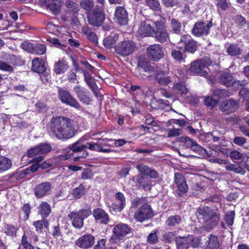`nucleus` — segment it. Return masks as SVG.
<instances>
[{"label":"nucleus","mask_w":249,"mask_h":249,"mask_svg":"<svg viewBox=\"0 0 249 249\" xmlns=\"http://www.w3.org/2000/svg\"><path fill=\"white\" fill-rule=\"evenodd\" d=\"M136 48L135 44L130 40H125L119 43L115 46L117 53L122 56H127L132 53Z\"/></svg>","instance_id":"0eeeda50"},{"label":"nucleus","mask_w":249,"mask_h":249,"mask_svg":"<svg viewBox=\"0 0 249 249\" xmlns=\"http://www.w3.org/2000/svg\"><path fill=\"white\" fill-rule=\"evenodd\" d=\"M239 107V103L230 99L222 102L219 105L220 109L226 114L234 112Z\"/></svg>","instance_id":"9b49d317"},{"label":"nucleus","mask_w":249,"mask_h":249,"mask_svg":"<svg viewBox=\"0 0 249 249\" xmlns=\"http://www.w3.org/2000/svg\"><path fill=\"white\" fill-rule=\"evenodd\" d=\"M191 149L199 154H203L205 152V150L202 147L199 145L196 142Z\"/></svg>","instance_id":"0e129e2a"},{"label":"nucleus","mask_w":249,"mask_h":249,"mask_svg":"<svg viewBox=\"0 0 249 249\" xmlns=\"http://www.w3.org/2000/svg\"><path fill=\"white\" fill-rule=\"evenodd\" d=\"M0 70L11 72L13 71V68L12 66L7 64L6 63L3 61H0Z\"/></svg>","instance_id":"774afa93"},{"label":"nucleus","mask_w":249,"mask_h":249,"mask_svg":"<svg viewBox=\"0 0 249 249\" xmlns=\"http://www.w3.org/2000/svg\"><path fill=\"white\" fill-rule=\"evenodd\" d=\"M198 219L203 224V228L210 231L214 228L220 220V213L217 208L203 206L197 210Z\"/></svg>","instance_id":"f03ea898"},{"label":"nucleus","mask_w":249,"mask_h":249,"mask_svg":"<svg viewBox=\"0 0 249 249\" xmlns=\"http://www.w3.org/2000/svg\"><path fill=\"white\" fill-rule=\"evenodd\" d=\"M153 216V212L148 204L141 206L134 214L136 220L140 222L150 219Z\"/></svg>","instance_id":"6e6552de"},{"label":"nucleus","mask_w":249,"mask_h":249,"mask_svg":"<svg viewBox=\"0 0 249 249\" xmlns=\"http://www.w3.org/2000/svg\"><path fill=\"white\" fill-rule=\"evenodd\" d=\"M217 103L216 100L210 96L205 98L204 99L205 105L207 107H213L217 104Z\"/></svg>","instance_id":"052dcab7"},{"label":"nucleus","mask_w":249,"mask_h":249,"mask_svg":"<svg viewBox=\"0 0 249 249\" xmlns=\"http://www.w3.org/2000/svg\"><path fill=\"white\" fill-rule=\"evenodd\" d=\"M73 90L78 99L83 104L89 105L92 101L90 94L87 89L76 85L73 87Z\"/></svg>","instance_id":"f8f14e48"},{"label":"nucleus","mask_w":249,"mask_h":249,"mask_svg":"<svg viewBox=\"0 0 249 249\" xmlns=\"http://www.w3.org/2000/svg\"><path fill=\"white\" fill-rule=\"evenodd\" d=\"M177 48L181 50L194 53L197 49L196 43L188 35H183L177 43Z\"/></svg>","instance_id":"39448f33"},{"label":"nucleus","mask_w":249,"mask_h":249,"mask_svg":"<svg viewBox=\"0 0 249 249\" xmlns=\"http://www.w3.org/2000/svg\"><path fill=\"white\" fill-rule=\"evenodd\" d=\"M140 66L143 69L145 72L151 73L153 72L154 73L158 69V68H154L151 65H149L147 62H142L139 63Z\"/></svg>","instance_id":"a18cd8bd"},{"label":"nucleus","mask_w":249,"mask_h":249,"mask_svg":"<svg viewBox=\"0 0 249 249\" xmlns=\"http://www.w3.org/2000/svg\"><path fill=\"white\" fill-rule=\"evenodd\" d=\"M155 30L150 24L145 21L141 23L138 30V33L143 36H149L153 35Z\"/></svg>","instance_id":"393cba45"},{"label":"nucleus","mask_w":249,"mask_h":249,"mask_svg":"<svg viewBox=\"0 0 249 249\" xmlns=\"http://www.w3.org/2000/svg\"><path fill=\"white\" fill-rule=\"evenodd\" d=\"M33 225L35 226L36 231L37 232H42L43 227L46 229H48L49 227L48 221L47 220L44 219V218L41 220L35 221L33 222Z\"/></svg>","instance_id":"72a5a7b5"},{"label":"nucleus","mask_w":249,"mask_h":249,"mask_svg":"<svg viewBox=\"0 0 249 249\" xmlns=\"http://www.w3.org/2000/svg\"><path fill=\"white\" fill-rule=\"evenodd\" d=\"M68 69V65L66 60L61 59L56 62L54 65V72L57 74L64 73Z\"/></svg>","instance_id":"c85d7f7f"},{"label":"nucleus","mask_w":249,"mask_h":249,"mask_svg":"<svg viewBox=\"0 0 249 249\" xmlns=\"http://www.w3.org/2000/svg\"><path fill=\"white\" fill-rule=\"evenodd\" d=\"M211 23H205L204 22L196 23L192 30V34L196 36L207 35L209 32Z\"/></svg>","instance_id":"f3484780"},{"label":"nucleus","mask_w":249,"mask_h":249,"mask_svg":"<svg viewBox=\"0 0 249 249\" xmlns=\"http://www.w3.org/2000/svg\"><path fill=\"white\" fill-rule=\"evenodd\" d=\"M52 235L57 240H61L62 238L61 233L58 226L53 227Z\"/></svg>","instance_id":"bf43d9fd"},{"label":"nucleus","mask_w":249,"mask_h":249,"mask_svg":"<svg viewBox=\"0 0 249 249\" xmlns=\"http://www.w3.org/2000/svg\"><path fill=\"white\" fill-rule=\"evenodd\" d=\"M163 240L168 243H171L178 238L176 236L175 234L173 232H166L164 233L162 236Z\"/></svg>","instance_id":"58836bf2"},{"label":"nucleus","mask_w":249,"mask_h":249,"mask_svg":"<svg viewBox=\"0 0 249 249\" xmlns=\"http://www.w3.org/2000/svg\"><path fill=\"white\" fill-rule=\"evenodd\" d=\"M103 12L99 10L98 8L94 10L92 14L88 16L89 23L94 26L99 27L101 26L105 19Z\"/></svg>","instance_id":"ddd939ff"},{"label":"nucleus","mask_w":249,"mask_h":249,"mask_svg":"<svg viewBox=\"0 0 249 249\" xmlns=\"http://www.w3.org/2000/svg\"><path fill=\"white\" fill-rule=\"evenodd\" d=\"M90 209H83L78 211L71 212L68 217L71 221V224L75 228L81 229L84 226V220L91 215Z\"/></svg>","instance_id":"7ed1b4c3"},{"label":"nucleus","mask_w":249,"mask_h":249,"mask_svg":"<svg viewBox=\"0 0 249 249\" xmlns=\"http://www.w3.org/2000/svg\"><path fill=\"white\" fill-rule=\"evenodd\" d=\"M154 77L157 83L161 86H167L172 81L168 72L159 69L154 73Z\"/></svg>","instance_id":"6ab92c4d"},{"label":"nucleus","mask_w":249,"mask_h":249,"mask_svg":"<svg viewBox=\"0 0 249 249\" xmlns=\"http://www.w3.org/2000/svg\"><path fill=\"white\" fill-rule=\"evenodd\" d=\"M234 20L236 25L239 28H242L246 24L245 18L241 15L236 16Z\"/></svg>","instance_id":"864d4df0"},{"label":"nucleus","mask_w":249,"mask_h":249,"mask_svg":"<svg viewBox=\"0 0 249 249\" xmlns=\"http://www.w3.org/2000/svg\"><path fill=\"white\" fill-rule=\"evenodd\" d=\"M115 20L121 25H125L128 21V14L125 9L122 6L116 8L115 12Z\"/></svg>","instance_id":"aec40b11"},{"label":"nucleus","mask_w":249,"mask_h":249,"mask_svg":"<svg viewBox=\"0 0 249 249\" xmlns=\"http://www.w3.org/2000/svg\"><path fill=\"white\" fill-rule=\"evenodd\" d=\"M39 214H41L42 218L48 217L52 212L51 206L46 202L42 201L39 204L38 207Z\"/></svg>","instance_id":"c756f323"},{"label":"nucleus","mask_w":249,"mask_h":249,"mask_svg":"<svg viewBox=\"0 0 249 249\" xmlns=\"http://www.w3.org/2000/svg\"><path fill=\"white\" fill-rule=\"evenodd\" d=\"M131 230V228L127 224L120 223L114 226L113 232L115 236L119 239H123Z\"/></svg>","instance_id":"412c9836"},{"label":"nucleus","mask_w":249,"mask_h":249,"mask_svg":"<svg viewBox=\"0 0 249 249\" xmlns=\"http://www.w3.org/2000/svg\"><path fill=\"white\" fill-rule=\"evenodd\" d=\"M169 21H170L171 32L175 34H179L181 31V23L178 20L174 18H169Z\"/></svg>","instance_id":"7c9ffc66"},{"label":"nucleus","mask_w":249,"mask_h":249,"mask_svg":"<svg viewBox=\"0 0 249 249\" xmlns=\"http://www.w3.org/2000/svg\"><path fill=\"white\" fill-rule=\"evenodd\" d=\"M85 189L82 184L73 190L72 193L74 196L77 198L81 197L85 194Z\"/></svg>","instance_id":"79ce46f5"},{"label":"nucleus","mask_w":249,"mask_h":249,"mask_svg":"<svg viewBox=\"0 0 249 249\" xmlns=\"http://www.w3.org/2000/svg\"><path fill=\"white\" fill-rule=\"evenodd\" d=\"M156 31L154 34L157 40L161 43H164L169 39V35L167 32L164 23L161 21H157L155 22Z\"/></svg>","instance_id":"1a4fd4ad"},{"label":"nucleus","mask_w":249,"mask_h":249,"mask_svg":"<svg viewBox=\"0 0 249 249\" xmlns=\"http://www.w3.org/2000/svg\"><path fill=\"white\" fill-rule=\"evenodd\" d=\"M69 147L73 152L77 153L82 152V154H79V155L73 158L74 161H78L80 158H85L88 155V152L85 150V149L87 148V145H86V144H81L79 141H77L70 145Z\"/></svg>","instance_id":"dca6fc26"},{"label":"nucleus","mask_w":249,"mask_h":249,"mask_svg":"<svg viewBox=\"0 0 249 249\" xmlns=\"http://www.w3.org/2000/svg\"><path fill=\"white\" fill-rule=\"evenodd\" d=\"M171 55L174 59L177 61H180L182 59V53L179 51L176 50H173L171 52Z\"/></svg>","instance_id":"338daca9"},{"label":"nucleus","mask_w":249,"mask_h":249,"mask_svg":"<svg viewBox=\"0 0 249 249\" xmlns=\"http://www.w3.org/2000/svg\"><path fill=\"white\" fill-rule=\"evenodd\" d=\"M52 184L50 182H45L37 185L34 189L35 195L37 198H41L51 194Z\"/></svg>","instance_id":"4468645a"},{"label":"nucleus","mask_w":249,"mask_h":249,"mask_svg":"<svg viewBox=\"0 0 249 249\" xmlns=\"http://www.w3.org/2000/svg\"><path fill=\"white\" fill-rule=\"evenodd\" d=\"M77 127L74 121L68 118L58 117L52 120L51 130L59 139H68L75 135Z\"/></svg>","instance_id":"f257e3e1"},{"label":"nucleus","mask_w":249,"mask_h":249,"mask_svg":"<svg viewBox=\"0 0 249 249\" xmlns=\"http://www.w3.org/2000/svg\"><path fill=\"white\" fill-rule=\"evenodd\" d=\"M147 5L150 8L154 10H157L160 6V3L158 0H145Z\"/></svg>","instance_id":"680f3d73"},{"label":"nucleus","mask_w":249,"mask_h":249,"mask_svg":"<svg viewBox=\"0 0 249 249\" xmlns=\"http://www.w3.org/2000/svg\"><path fill=\"white\" fill-rule=\"evenodd\" d=\"M137 184L139 187H142L145 190H149L152 185L149 178L143 174H139L136 177Z\"/></svg>","instance_id":"5701e85b"},{"label":"nucleus","mask_w":249,"mask_h":249,"mask_svg":"<svg viewBox=\"0 0 249 249\" xmlns=\"http://www.w3.org/2000/svg\"><path fill=\"white\" fill-rule=\"evenodd\" d=\"M58 89V98L63 103L77 109L81 108L79 103L69 91L59 87Z\"/></svg>","instance_id":"423d86ee"},{"label":"nucleus","mask_w":249,"mask_h":249,"mask_svg":"<svg viewBox=\"0 0 249 249\" xmlns=\"http://www.w3.org/2000/svg\"><path fill=\"white\" fill-rule=\"evenodd\" d=\"M186 238L189 245L191 244L194 248H196L199 246L200 241L198 238H195L193 235H188Z\"/></svg>","instance_id":"49530a36"},{"label":"nucleus","mask_w":249,"mask_h":249,"mask_svg":"<svg viewBox=\"0 0 249 249\" xmlns=\"http://www.w3.org/2000/svg\"><path fill=\"white\" fill-rule=\"evenodd\" d=\"M43 159V157L42 156H39L36 158H34L32 160V162L35 163V164L30 167V170L33 172L37 171L38 169L40 167L39 162L41 161Z\"/></svg>","instance_id":"c03bdc74"},{"label":"nucleus","mask_w":249,"mask_h":249,"mask_svg":"<svg viewBox=\"0 0 249 249\" xmlns=\"http://www.w3.org/2000/svg\"><path fill=\"white\" fill-rule=\"evenodd\" d=\"M216 6L222 10H226L229 7L228 0H214Z\"/></svg>","instance_id":"09e8293b"},{"label":"nucleus","mask_w":249,"mask_h":249,"mask_svg":"<svg viewBox=\"0 0 249 249\" xmlns=\"http://www.w3.org/2000/svg\"><path fill=\"white\" fill-rule=\"evenodd\" d=\"M32 70L37 73H42L46 71L44 61L40 58H35L32 60Z\"/></svg>","instance_id":"a878e982"},{"label":"nucleus","mask_w":249,"mask_h":249,"mask_svg":"<svg viewBox=\"0 0 249 249\" xmlns=\"http://www.w3.org/2000/svg\"><path fill=\"white\" fill-rule=\"evenodd\" d=\"M33 53L43 54L46 51V47L44 44H36L34 45Z\"/></svg>","instance_id":"ea45409f"},{"label":"nucleus","mask_w":249,"mask_h":249,"mask_svg":"<svg viewBox=\"0 0 249 249\" xmlns=\"http://www.w3.org/2000/svg\"><path fill=\"white\" fill-rule=\"evenodd\" d=\"M83 73L84 74V79L86 83L89 86L90 89L93 91V92H95L97 89V86L95 81L91 76L90 74L87 71H83Z\"/></svg>","instance_id":"473e14b6"},{"label":"nucleus","mask_w":249,"mask_h":249,"mask_svg":"<svg viewBox=\"0 0 249 249\" xmlns=\"http://www.w3.org/2000/svg\"><path fill=\"white\" fill-rule=\"evenodd\" d=\"M219 79L221 83L227 87H230L233 84H239L240 81L234 82L232 75L228 71L223 72L220 76Z\"/></svg>","instance_id":"bb28decb"},{"label":"nucleus","mask_w":249,"mask_h":249,"mask_svg":"<svg viewBox=\"0 0 249 249\" xmlns=\"http://www.w3.org/2000/svg\"><path fill=\"white\" fill-rule=\"evenodd\" d=\"M206 248L208 249H219L220 244L219 239L216 235L210 234L206 241Z\"/></svg>","instance_id":"cd10ccee"},{"label":"nucleus","mask_w":249,"mask_h":249,"mask_svg":"<svg viewBox=\"0 0 249 249\" xmlns=\"http://www.w3.org/2000/svg\"><path fill=\"white\" fill-rule=\"evenodd\" d=\"M186 237H178L176 240L178 249H187L189 244L187 241Z\"/></svg>","instance_id":"e433bc0d"},{"label":"nucleus","mask_w":249,"mask_h":249,"mask_svg":"<svg viewBox=\"0 0 249 249\" xmlns=\"http://www.w3.org/2000/svg\"><path fill=\"white\" fill-rule=\"evenodd\" d=\"M235 213L234 211L227 212L225 216V221L229 226H231L233 223Z\"/></svg>","instance_id":"5fc2aeb1"},{"label":"nucleus","mask_w":249,"mask_h":249,"mask_svg":"<svg viewBox=\"0 0 249 249\" xmlns=\"http://www.w3.org/2000/svg\"><path fill=\"white\" fill-rule=\"evenodd\" d=\"M239 94L245 99H247V100H248L246 104V107L247 110L249 111V89L245 88H242L240 90Z\"/></svg>","instance_id":"3c124183"},{"label":"nucleus","mask_w":249,"mask_h":249,"mask_svg":"<svg viewBox=\"0 0 249 249\" xmlns=\"http://www.w3.org/2000/svg\"><path fill=\"white\" fill-rule=\"evenodd\" d=\"M119 36L117 34H111L109 36L106 37L103 41L104 46L107 48H112L118 40Z\"/></svg>","instance_id":"f704fd0d"},{"label":"nucleus","mask_w":249,"mask_h":249,"mask_svg":"<svg viewBox=\"0 0 249 249\" xmlns=\"http://www.w3.org/2000/svg\"><path fill=\"white\" fill-rule=\"evenodd\" d=\"M229 157L232 160H240L242 159V154L238 151L233 150L230 153Z\"/></svg>","instance_id":"69168bd1"},{"label":"nucleus","mask_w":249,"mask_h":249,"mask_svg":"<svg viewBox=\"0 0 249 249\" xmlns=\"http://www.w3.org/2000/svg\"><path fill=\"white\" fill-rule=\"evenodd\" d=\"M174 181L177 186L178 194L181 196L188 190V187L184 177L180 173H176L174 175Z\"/></svg>","instance_id":"9d476101"},{"label":"nucleus","mask_w":249,"mask_h":249,"mask_svg":"<svg viewBox=\"0 0 249 249\" xmlns=\"http://www.w3.org/2000/svg\"><path fill=\"white\" fill-rule=\"evenodd\" d=\"M241 50L238 45L231 44L227 48V53L231 56H236L240 54Z\"/></svg>","instance_id":"4c0bfd02"},{"label":"nucleus","mask_w":249,"mask_h":249,"mask_svg":"<svg viewBox=\"0 0 249 249\" xmlns=\"http://www.w3.org/2000/svg\"><path fill=\"white\" fill-rule=\"evenodd\" d=\"M92 214L95 219L99 221L102 224H107L109 221L108 214L102 209L97 208L94 209Z\"/></svg>","instance_id":"b1692460"},{"label":"nucleus","mask_w":249,"mask_h":249,"mask_svg":"<svg viewBox=\"0 0 249 249\" xmlns=\"http://www.w3.org/2000/svg\"><path fill=\"white\" fill-rule=\"evenodd\" d=\"M147 240V242L151 244H154L157 243L158 241L157 232L154 231V232L150 233L148 235Z\"/></svg>","instance_id":"13d9d810"},{"label":"nucleus","mask_w":249,"mask_h":249,"mask_svg":"<svg viewBox=\"0 0 249 249\" xmlns=\"http://www.w3.org/2000/svg\"><path fill=\"white\" fill-rule=\"evenodd\" d=\"M183 133L181 129L179 128H172L167 130V135L168 137H173L180 135Z\"/></svg>","instance_id":"603ef678"},{"label":"nucleus","mask_w":249,"mask_h":249,"mask_svg":"<svg viewBox=\"0 0 249 249\" xmlns=\"http://www.w3.org/2000/svg\"><path fill=\"white\" fill-rule=\"evenodd\" d=\"M181 222V217L179 215H175L169 216L166 221V224L168 227H172L178 225Z\"/></svg>","instance_id":"c9c22d12"},{"label":"nucleus","mask_w":249,"mask_h":249,"mask_svg":"<svg viewBox=\"0 0 249 249\" xmlns=\"http://www.w3.org/2000/svg\"><path fill=\"white\" fill-rule=\"evenodd\" d=\"M12 163L10 159L4 156H0V173L9 170Z\"/></svg>","instance_id":"2f4dec72"},{"label":"nucleus","mask_w":249,"mask_h":249,"mask_svg":"<svg viewBox=\"0 0 249 249\" xmlns=\"http://www.w3.org/2000/svg\"><path fill=\"white\" fill-rule=\"evenodd\" d=\"M94 243V238L90 234L84 235L75 241L76 246L83 249H87L91 247Z\"/></svg>","instance_id":"4be33fe9"},{"label":"nucleus","mask_w":249,"mask_h":249,"mask_svg":"<svg viewBox=\"0 0 249 249\" xmlns=\"http://www.w3.org/2000/svg\"><path fill=\"white\" fill-rule=\"evenodd\" d=\"M87 148H89L90 150L92 151H96L98 152L100 151V141L98 142L95 143L93 142H88L86 144Z\"/></svg>","instance_id":"4d7b16f0"},{"label":"nucleus","mask_w":249,"mask_h":249,"mask_svg":"<svg viewBox=\"0 0 249 249\" xmlns=\"http://www.w3.org/2000/svg\"><path fill=\"white\" fill-rule=\"evenodd\" d=\"M51 149V146L46 143H41L36 147L31 148L27 151V156L28 158H33L49 152Z\"/></svg>","instance_id":"2eb2a0df"},{"label":"nucleus","mask_w":249,"mask_h":249,"mask_svg":"<svg viewBox=\"0 0 249 249\" xmlns=\"http://www.w3.org/2000/svg\"><path fill=\"white\" fill-rule=\"evenodd\" d=\"M65 6L70 11L73 13H77L79 10L78 5L73 1H68L66 2Z\"/></svg>","instance_id":"de8ad7c7"},{"label":"nucleus","mask_w":249,"mask_h":249,"mask_svg":"<svg viewBox=\"0 0 249 249\" xmlns=\"http://www.w3.org/2000/svg\"><path fill=\"white\" fill-rule=\"evenodd\" d=\"M147 52L149 57L154 61H158L163 57V50L160 45L154 44L148 47Z\"/></svg>","instance_id":"a211bd4d"},{"label":"nucleus","mask_w":249,"mask_h":249,"mask_svg":"<svg viewBox=\"0 0 249 249\" xmlns=\"http://www.w3.org/2000/svg\"><path fill=\"white\" fill-rule=\"evenodd\" d=\"M174 89L178 93L183 95L187 92V89L183 83L179 82L174 85Z\"/></svg>","instance_id":"a19ab883"},{"label":"nucleus","mask_w":249,"mask_h":249,"mask_svg":"<svg viewBox=\"0 0 249 249\" xmlns=\"http://www.w3.org/2000/svg\"><path fill=\"white\" fill-rule=\"evenodd\" d=\"M212 64V60L208 57H205L191 63L189 71L194 74L205 76L207 75V73L204 70V69L207 68Z\"/></svg>","instance_id":"20e7f679"},{"label":"nucleus","mask_w":249,"mask_h":249,"mask_svg":"<svg viewBox=\"0 0 249 249\" xmlns=\"http://www.w3.org/2000/svg\"><path fill=\"white\" fill-rule=\"evenodd\" d=\"M80 6L85 10L89 11L93 7V0H83L81 2Z\"/></svg>","instance_id":"37998d69"},{"label":"nucleus","mask_w":249,"mask_h":249,"mask_svg":"<svg viewBox=\"0 0 249 249\" xmlns=\"http://www.w3.org/2000/svg\"><path fill=\"white\" fill-rule=\"evenodd\" d=\"M144 205H148L147 200L144 198H136L134 199L132 202V206L134 208H137L139 206H143Z\"/></svg>","instance_id":"8fccbe9b"},{"label":"nucleus","mask_w":249,"mask_h":249,"mask_svg":"<svg viewBox=\"0 0 249 249\" xmlns=\"http://www.w3.org/2000/svg\"><path fill=\"white\" fill-rule=\"evenodd\" d=\"M181 141L184 143V145L186 148H190L192 147L195 143V141L190 139L188 137H183L181 138Z\"/></svg>","instance_id":"6e6d98bb"},{"label":"nucleus","mask_w":249,"mask_h":249,"mask_svg":"<svg viewBox=\"0 0 249 249\" xmlns=\"http://www.w3.org/2000/svg\"><path fill=\"white\" fill-rule=\"evenodd\" d=\"M21 47L22 49L25 51L31 53H33L34 45L32 43L29 42L24 41L21 44Z\"/></svg>","instance_id":"e2e57ef3"}]
</instances>
